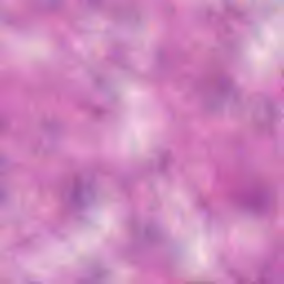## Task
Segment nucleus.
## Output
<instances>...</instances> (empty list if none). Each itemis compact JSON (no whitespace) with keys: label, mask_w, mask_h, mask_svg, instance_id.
<instances>
[{"label":"nucleus","mask_w":284,"mask_h":284,"mask_svg":"<svg viewBox=\"0 0 284 284\" xmlns=\"http://www.w3.org/2000/svg\"><path fill=\"white\" fill-rule=\"evenodd\" d=\"M3 196V193L0 191V199Z\"/></svg>","instance_id":"obj_3"},{"label":"nucleus","mask_w":284,"mask_h":284,"mask_svg":"<svg viewBox=\"0 0 284 284\" xmlns=\"http://www.w3.org/2000/svg\"><path fill=\"white\" fill-rule=\"evenodd\" d=\"M246 207L254 214H263L267 210V200L261 195L253 196L246 202Z\"/></svg>","instance_id":"obj_1"},{"label":"nucleus","mask_w":284,"mask_h":284,"mask_svg":"<svg viewBox=\"0 0 284 284\" xmlns=\"http://www.w3.org/2000/svg\"><path fill=\"white\" fill-rule=\"evenodd\" d=\"M78 196H79V192H75V193L73 194V199H78Z\"/></svg>","instance_id":"obj_2"}]
</instances>
